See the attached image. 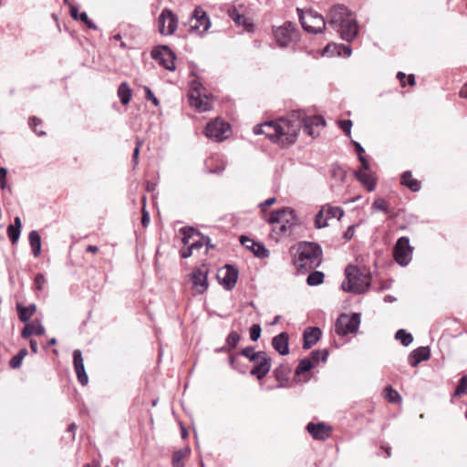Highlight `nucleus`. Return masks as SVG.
<instances>
[{"instance_id":"nucleus-1","label":"nucleus","mask_w":467,"mask_h":467,"mask_svg":"<svg viewBox=\"0 0 467 467\" xmlns=\"http://www.w3.org/2000/svg\"><path fill=\"white\" fill-rule=\"evenodd\" d=\"M279 124L281 143L289 145L295 142L301 129L311 137L317 136L318 132L315 128L325 127L326 120L321 116H306L302 110H293L286 118H282Z\"/></svg>"},{"instance_id":"nucleus-2","label":"nucleus","mask_w":467,"mask_h":467,"mask_svg":"<svg viewBox=\"0 0 467 467\" xmlns=\"http://www.w3.org/2000/svg\"><path fill=\"white\" fill-rule=\"evenodd\" d=\"M328 24L340 34L343 40L352 42L358 34V26L352 12L343 5H336L329 9Z\"/></svg>"},{"instance_id":"nucleus-3","label":"nucleus","mask_w":467,"mask_h":467,"mask_svg":"<svg viewBox=\"0 0 467 467\" xmlns=\"http://www.w3.org/2000/svg\"><path fill=\"white\" fill-rule=\"evenodd\" d=\"M322 249L317 243L299 244L294 257V265L298 270H310L321 264Z\"/></svg>"},{"instance_id":"nucleus-4","label":"nucleus","mask_w":467,"mask_h":467,"mask_svg":"<svg viewBox=\"0 0 467 467\" xmlns=\"http://www.w3.org/2000/svg\"><path fill=\"white\" fill-rule=\"evenodd\" d=\"M346 279L342 283V289L346 292L362 294L368 290L371 276L362 272L358 266L349 265L345 269Z\"/></svg>"},{"instance_id":"nucleus-5","label":"nucleus","mask_w":467,"mask_h":467,"mask_svg":"<svg viewBox=\"0 0 467 467\" xmlns=\"http://www.w3.org/2000/svg\"><path fill=\"white\" fill-rule=\"evenodd\" d=\"M267 222L274 224L273 231L280 235H285L296 224V213L293 209L282 208L273 211Z\"/></svg>"},{"instance_id":"nucleus-6","label":"nucleus","mask_w":467,"mask_h":467,"mask_svg":"<svg viewBox=\"0 0 467 467\" xmlns=\"http://www.w3.org/2000/svg\"><path fill=\"white\" fill-rule=\"evenodd\" d=\"M296 11L304 30L312 34H319L325 30L327 22L322 15L313 9L303 11L297 8Z\"/></svg>"},{"instance_id":"nucleus-7","label":"nucleus","mask_w":467,"mask_h":467,"mask_svg":"<svg viewBox=\"0 0 467 467\" xmlns=\"http://www.w3.org/2000/svg\"><path fill=\"white\" fill-rule=\"evenodd\" d=\"M360 325V314H341L335 323V332L339 336L357 333Z\"/></svg>"},{"instance_id":"nucleus-8","label":"nucleus","mask_w":467,"mask_h":467,"mask_svg":"<svg viewBox=\"0 0 467 467\" xmlns=\"http://www.w3.org/2000/svg\"><path fill=\"white\" fill-rule=\"evenodd\" d=\"M204 88L198 80H192L188 92L189 102L192 107H194L200 112L210 110L211 104L208 97L202 94Z\"/></svg>"},{"instance_id":"nucleus-9","label":"nucleus","mask_w":467,"mask_h":467,"mask_svg":"<svg viewBox=\"0 0 467 467\" xmlns=\"http://www.w3.org/2000/svg\"><path fill=\"white\" fill-rule=\"evenodd\" d=\"M413 248L410 245V239L407 236L400 237L393 248V256L398 265L406 266L412 259Z\"/></svg>"},{"instance_id":"nucleus-10","label":"nucleus","mask_w":467,"mask_h":467,"mask_svg":"<svg viewBox=\"0 0 467 467\" xmlns=\"http://www.w3.org/2000/svg\"><path fill=\"white\" fill-rule=\"evenodd\" d=\"M275 38L281 47H287L290 43L296 41L298 32L296 26L292 22H285L283 26L274 31Z\"/></svg>"},{"instance_id":"nucleus-11","label":"nucleus","mask_w":467,"mask_h":467,"mask_svg":"<svg viewBox=\"0 0 467 467\" xmlns=\"http://www.w3.org/2000/svg\"><path fill=\"white\" fill-rule=\"evenodd\" d=\"M151 57L165 69L173 71L175 69V53L168 46L154 47L151 51Z\"/></svg>"},{"instance_id":"nucleus-12","label":"nucleus","mask_w":467,"mask_h":467,"mask_svg":"<svg viewBox=\"0 0 467 467\" xmlns=\"http://www.w3.org/2000/svg\"><path fill=\"white\" fill-rule=\"evenodd\" d=\"M229 132L230 125L220 119H215L207 123L204 128L205 136L213 139L215 141H223L228 138Z\"/></svg>"},{"instance_id":"nucleus-13","label":"nucleus","mask_w":467,"mask_h":467,"mask_svg":"<svg viewBox=\"0 0 467 467\" xmlns=\"http://www.w3.org/2000/svg\"><path fill=\"white\" fill-rule=\"evenodd\" d=\"M159 32L161 35H172L178 26V18L171 10L164 8L158 18Z\"/></svg>"},{"instance_id":"nucleus-14","label":"nucleus","mask_w":467,"mask_h":467,"mask_svg":"<svg viewBox=\"0 0 467 467\" xmlns=\"http://www.w3.org/2000/svg\"><path fill=\"white\" fill-rule=\"evenodd\" d=\"M180 232L182 234L183 244H191L193 250H199L204 245L205 235L193 227H182Z\"/></svg>"},{"instance_id":"nucleus-15","label":"nucleus","mask_w":467,"mask_h":467,"mask_svg":"<svg viewBox=\"0 0 467 467\" xmlns=\"http://www.w3.org/2000/svg\"><path fill=\"white\" fill-rule=\"evenodd\" d=\"M192 31L201 34L205 33L211 26L210 19L205 11L201 7L195 8L190 20Z\"/></svg>"},{"instance_id":"nucleus-16","label":"nucleus","mask_w":467,"mask_h":467,"mask_svg":"<svg viewBox=\"0 0 467 467\" xmlns=\"http://www.w3.org/2000/svg\"><path fill=\"white\" fill-rule=\"evenodd\" d=\"M238 274V270L234 266L226 265L219 271L217 277L223 286L227 291H231L237 282Z\"/></svg>"},{"instance_id":"nucleus-17","label":"nucleus","mask_w":467,"mask_h":467,"mask_svg":"<svg viewBox=\"0 0 467 467\" xmlns=\"http://www.w3.org/2000/svg\"><path fill=\"white\" fill-rule=\"evenodd\" d=\"M280 124L279 122L268 121L261 125H256L254 128V134H265L271 140L280 142Z\"/></svg>"},{"instance_id":"nucleus-18","label":"nucleus","mask_w":467,"mask_h":467,"mask_svg":"<svg viewBox=\"0 0 467 467\" xmlns=\"http://www.w3.org/2000/svg\"><path fill=\"white\" fill-rule=\"evenodd\" d=\"M272 359L265 351V356H261L255 361L250 374L256 377L258 379H264L271 370Z\"/></svg>"},{"instance_id":"nucleus-19","label":"nucleus","mask_w":467,"mask_h":467,"mask_svg":"<svg viewBox=\"0 0 467 467\" xmlns=\"http://www.w3.org/2000/svg\"><path fill=\"white\" fill-rule=\"evenodd\" d=\"M240 242L244 247L252 251L256 257L267 258L269 256V251L264 244L254 242L253 239L244 235L240 237Z\"/></svg>"},{"instance_id":"nucleus-20","label":"nucleus","mask_w":467,"mask_h":467,"mask_svg":"<svg viewBox=\"0 0 467 467\" xmlns=\"http://www.w3.org/2000/svg\"><path fill=\"white\" fill-rule=\"evenodd\" d=\"M191 279L193 288L197 293L202 294L208 288L207 270L203 268H196L191 274Z\"/></svg>"},{"instance_id":"nucleus-21","label":"nucleus","mask_w":467,"mask_h":467,"mask_svg":"<svg viewBox=\"0 0 467 467\" xmlns=\"http://www.w3.org/2000/svg\"><path fill=\"white\" fill-rule=\"evenodd\" d=\"M73 364L78 382L82 386H86L88 382V378L85 370L82 353L79 349L73 351Z\"/></svg>"},{"instance_id":"nucleus-22","label":"nucleus","mask_w":467,"mask_h":467,"mask_svg":"<svg viewBox=\"0 0 467 467\" xmlns=\"http://www.w3.org/2000/svg\"><path fill=\"white\" fill-rule=\"evenodd\" d=\"M306 430L309 432V434L313 437V439L318 441H325L327 438H328L331 431L330 427H328L323 422H309L306 426Z\"/></svg>"},{"instance_id":"nucleus-23","label":"nucleus","mask_w":467,"mask_h":467,"mask_svg":"<svg viewBox=\"0 0 467 467\" xmlns=\"http://www.w3.org/2000/svg\"><path fill=\"white\" fill-rule=\"evenodd\" d=\"M321 329L317 327H309L303 333V348L309 349L319 340L321 337Z\"/></svg>"},{"instance_id":"nucleus-24","label":"nucleus","mask_w":467,"mask_h":467,"mask_svg":"<svg viewBox=\"0 0 467 467\" xmlns=\"http://www.w3.org/2000/svg\"><path fill=\"white\" fill-rule=\"evenodd\" d=\"M431 357L429 347H419L409 355L408 360L411 367H417L421 361L428 360Z\"/></svg>"},{"instance_id":"nucleus-25","label":"nucleus","mask_w":467,"mask_h":467,"mask_svg":"<svg viewBox=\"0 0 467 467\" xmlns=\"http://www.w3.org/2000/svg\"><path fill=\"white\" fill-rule=\"evenodd\" d=\"M289 337L285 332H282L272 338L273 348L282 356L289 354Z\"/></svg>"},{"instance_id":"nucleus-26","label":"nucleus","mask_w":467,"mask_h":467,"mask_svg":"<svg viewBox=\"0 0 467 467\" xmlns=\"http://www.w3.org/2000/svg\"><path fill=\"white\" fill-rule=\"evenodd\" d=\"M46 332L45 327L39 320L26 324L22 330V337L28 338L32 335L43 336Z\"/></svg>"},{"instance_id":"nucleus-27","label":"nucleus","mask_w":467,"mask_h":467,"mask_svg":"<svg viewBox=\"0 0 467 467\" xmlns=\"http://www.w3.org/2000/svg\"><path fill=\"white\" fill-rule=\"evenodd\" d=\"M22 221L19 216L15 217L14 223L7 226V235L11 243L16 244L21 234Z\"/></svg>"},{"instance_id":"nucleus-28","label":"nucleus","mask_w":467,"mask_h":467,"mask_svg":"<svg viewBox=\"0 0 467 467\" xmlns=\"http://www.w3.org/2000/svg\"><path fill=\"white\" fill-rule=\"evenodd\" d=\"M400 183L408 187L411 192H419L420 190V183L418 180L413 179L411 171H406L401 175Z\"/></svg>"},{"instance_id":"nucleus-29","label":"nucleus","mask_w":467,"mask_h":467,"mask_svg":"<svg viewBox=\"0 0 467 467\" xmlns=\"http://www.w3.org/2000/svg\"><path fill=\"white\" fill-rule=\"evenodd\" d=\"M28 241L33 255L38 257L41 253V236L39 233L36 230L31 231L28 234Z\"/></svg>"},{"instance_id":"nucleus-30","label":"nucleus","mask_w":467,"mask_h":467,"mask_svg":"<svg viewBox=\"0 0 467 467\" xmlns=\"http://www.w3.org/2000/svg\"><path fill=\"white\" fill-rule=\"evenodd\" d=\"M355 174H356V178L363 184L364 187H366V189L368 192H372L375 190L376 182L369 173H368L366 171H362L360 170V171H356Z\"/></svg>"},{"instance_id":"nucleus-31","label":"nucleus","mask_w":467,"mask_h":467,"mask_svg":"<svg viewBox=\"0 0 467 467\" xmlns=\"http://www.w3.org/2000/svg\"><path fill=\"white\" fill-rule=\"evenodd\" d=\"M16 308L18 312V317L22 322L28 321L36 310L35 304H32L28 306H24L20 304H17Z\"/></svg>"},{"instance_id":"nucleus-32","label":"nucleus","mask_w":467,"mask_h":467,"mask_svg":"<svg viewBox=\"0 0 467 467\" xmlns=\"http://www.w3.org/2000/svg\"><path fill=\"white\" fill-rule=\"evenodd\" d=\"M118 96L121 104L127 105L130 103L132 96V90L127 82H122L118 88Z\"/></svg>"},{"instance_id":"nucleus-33","label":"nucleus","mask_w":467,"mask_h":467,"mask_svg":"<svg viewBox=\"0 0 467 467\" xmlns=\"http://www.w3.org/2000/svg\"><path fill=\"white\" fill-rule=\"evenodd\" d=\"M190 451V448L175 451L172 454V467H184L182 461L189 455Z\"/></svg>"},{"instance_id":"nucleus-34","label":"nucleus","mask_w":467,"mask_h":467,"mask_svg":"<svg viewBox=\"0 0 467 467\" xmlns=\"http://www.w3.org/2000/svg\"><path fill=\"white\" fill-rule=\"evenodd\" d=\"M240 355L245 357L250 361L255 362L261 356H265V351H254L252 346L246 347L240 351Z\"/></svg>"},{"instance_id":"nucleus-35","label":"nucleus","mask_w":467,"mask_h":467,"mask_svg":"<svg viewBox=\"0 0 467 467\" xmlns=\"http://www.w3.org/2000/svg\"><path fill=\"white\" fill-rule=\"evenodd\" d=\"M325 275L320 271L310 273L306 278V284L310 286L321 285L324 282Z\"/></svg>"},{"instance_id":"nucleus-36","label":"nucleus","mask_w":467,"mask_h":467,"mask_svg":"<svg viewBox=\"0 0 467 467\" xmlns=\"http://www.w3.org/2000/svg\"><path fill=\"white\" fill-rule=\"evenodd\" d=\"M314 368L312 360L308 358H303L299 361L298 366L296 368V375L300 376Z\"/></svg>"},{"instance_id":"nucleus-37","label":"nucleus","mask_w":467,"mask_h":467,"mask_svg":"<svg viewBox=\"0 0 467 467\" xmlns=\"http://www.w3.org/2000/svg\"><path fill=\"white\" fill-rule=\"evenodd\" d=\"M395 338L400 340L405 347L410 345L413 341V337L410 333H408L405 329H399L396 332Z\"/></svg>"},{"instance_id":"nucleus-38","label":"nucleus","mask_w":467,"mask_h":467,"mask_svg":"<svg viewBox=\"0 0 467 467\" xmlns=\"http://www.w3.org/2000/svg\"><path fill=\"white\" fill-rule=\"evenodd\" d=\"M467 393V375L462 376L456 387L455 391L452 394V398L461 397Z\"/></svg>"},{"instance_id":"nucleus-39","label":"nucleus","mask_w":467,"mask_h":467,"mask_svg":"<svg viewBox=\"0 0 467 467\" xmlns=\"http://www.w3.org/2000/svg\"><path fill=\"white\" fill-rule=\"evenodd\" d=\"M241 339V336L236 331H232L226 337L225 344L229 348V350L234 349L238 345Z\"/></svg>"},{"instance_id":"nucleus-40","label":"nucleus","mask_w":467,"mask_h":467,"mask_svg":"<svg viewBox=\"0 0 467 467\" xmlns=\"http://www.w3.org/2000/svg\"><path fill=\"white\" fill-rule=\"evenodd\" d=\"M331 176L338 182H343L346 178V171L337 164H333L330 169Z\"/></svg>"},{"instance_id":"nucleus-41","label":"nucleus","mask_w":467,"mask_h":467,"mask_svg":"<svg viewBox=\"0 0 467 467\" xmlns=\"http://www.w3.org/2000/svg\"><path fill=\"white\" fill-rule=\"evenodd\" d=\"M229 16L239 26H246L247 19L244 15L238 14L235 8L229 9Z\"/></svg>"},{"instance_id":"nucleus-42","label":"nucleus","mask_w":467,"mask_h":467,"mask_svg":"<svg viewBox=\"0 0 467 467\" xmlns=\"http://www.w3.org/2000/svg\"><path fill=\"white\" fill-rule=\"evenodd\" d=\"M311 359L315 362H325L328 357V351L327 349H316L310 354Z\"/></svg>"},{"instance_id":"nucleus-43","label":"nucleus","mask_w":467,"mask_h":467,"mask_svg":"<svg viewBox=\"0 0 467 467\" xmlns=\"http://www.w3.org/2000/svg\"><path fill=\"white\" fill-rule=\"evenodd\" d=\"M372 209L376 211L383 212L384 213H389V209L387 202L382 198L376 199L372 203Z\"/></svg>"},{"instance_id":"nucleus-44","label":"nucleus","mask_w":467,"mask_h":467,"mask_svg":"<svg viewBox=\"0 0 467 467\" xmlns=\"http://www.w3.org/2000/svg\"><path fill=\"white\" fill-rule=\"evenodd\" d=\"M327 218L324 216V209H321L315 216V226L317 229L324 228L327 225Z\"/></svg>"},{"instance_id":"nucleus-45","label":"nucleus","mask_w":467,"mask_h":467,"mask_svg":"<svg viewBox=\"0 0 467 467\" xmlns=\"http://www.w3.org/2000/svg\"><path fill=\"white\" fill-rule=\"evenodd\" d=\"M344 215V211L340 207L329 206L327 209V217L337 218L338 220Z\"/></svg>"},{"instance_id":"nucleus-46","label":"nucleus","mask_w":467,"mask_h":467,"mask_svg":"<svg viewBox=\"0 0 467 467\" xmlns=\"http://www.w3.org/2000/svg\"><path fill=\"white\" fill-rule=\"evenodd\" d=\"M385 392L387 399L390 402H396L401 400L400 395L396 390H394L390 386L386 387Z\"/></svg>"},{"instance_id":"nucleus-47","label":"nucleus","mask_w":467,"mask_h":467,"mask_svg":"<svg viewBox=\"0 0 467 467\" xmlns=\"http://www.w3.org/2000/svg\"><path fill=\"white\" fill-rule=\"evenodd\" d=\"M262 328L259 324H254L250 327V338L252 341H257L261 336Z\"/></svg>"},{"instance_id":"nucleus-48","label":"nucleus","mask_w":467,"mask_h":467,"mask_svg":"<svg viewBox=\"0 0 467 467\" xmlns=\"http://www.w3.org/2000/svg\"><path fill=\"white\" fill-rule=\"evenodd\" d=\"M286 372L287 368L283 364L279 365L274 371L276 379L279 381L286 379Z\"/></svg>"},{"instance_id":"nucleus-49","label":"nucleus","mask_w":467,"mask_h":467,"mask_svg":"<svg viewBox=\"0 0 467 467\" xmlns=\"http://www.w3.org/2000/svg\"><path fill=\"white\" fill-rule=\"evenodd\" d=\"M79 20L81 22H83L88 28L93 29V30L98 29V26H96V24L88 18V14L86 12L80 13Z\"/></svg>"},{"instance_id":"nucleus-50","label":"nucleus","mask_w":467,"mask_h":467,"mask_svg":"<svg viewBox=\"0 0 467 467\" xmlns=\"http://www.w3.org/2000/svg\"><path fill=\"white\" fill-rule=\"evenodd\" d=\"M339 127L342 130V131L347 135L350 136L351 134V128H352V122L349 119H344L339 121Z\"/></svg>"},{"instance_id":"nucleus-51","label":"nucleus","mask_w":467,"mask_h":467,"mask_svg":"<svg viewBox=\"0 0 467 467\" xmlns=\"http://www.w3.org/2000/svg\"><path fill=\"white\" fill-rule=\"evenodd\" d=\"M46 283V278L43 274L38 273L35 276L34 285L37 290H41Z\"/></svg>"},{"instance_id":"nucleus-52","label":"nucleus","mask_w":467,"mask_h":467,"mask_svg":"<svg viewBox=\"0 0 467 467\" xmlns=\"http://www.w3.org/2000/svg\"><path fill=\"white\" fill-rule=\"evenodd\" d=\"M41 123V120L39 119H37L36 117H32L29 119V125L30 127L32 128V130L38 135V136H42V135H45V132L44 131H38L36 130V126L38 124Z\"/></svg>"},{"instance_id":"nucleus-53","label":"nucleus","mask_w":467,"mask_h":467,"mask_svg":"<svg viewBox=\"0 0 467 467\" xmlns=\"http://www.w3.org/2000/svg\"><path fill=\"white\" fill-rule=\"evenodd\" d=\"M144 90H145V98L146 99L148 100H151V102L155 105V106H158L159 105V99L154 96L153 92L151 91V89L149 88V87H145L144 88Z\"/></svg>"},{"instance_id":"nucleus-54","label":"nucleus","mask_w":467,"mask_h":467,"mask_svg":"<svg viewBox=\"0 0 467 467\" xmlns=\"http://www.w3.org/2000/svg\"><path fill=\"white\" fill-rule=\"evenodd\" d=\"M22 361H23V358H21L17 354L16 356H14L10 360H9V366L16 369V368H18L21 367L22 365Z\"/></svg>"},{"instance_id":"nucleus-55","label":"nucleus","mask_w":467,"mask_h":467,"mask_svg":"<svg viewBox=\"0 0 467 467\" xmlns=\"http://www.w3.org/2000/svg\"><path fill=\"white\" fill-rule=\"evenodd\" d=\"M6 175H7L6 168L0 167V187L3 190L6 187Z\"/></svg>"},{"instance_id":"nucleus-56","label":"nucleus","mask_w":467,"mask_h":467,"mask_svg":"<svg viewBox=\"0 0 467 467\" xmlns=\"http://www.w3.org/2000/svg\"><path fill=\"white\" fill-rule=\"evenodd\" d=\"M338 55L343 57H349L352 53V49L349 46L340 45L338 46Z\"/></svg>"},{"instance_id":"nucleus-57","label":"nucleus","mask_w":467,"mask_h":467,"mask_svg":"<svg viewBox=\"0 0 467 467\" xmlns=\"http://www.w3.org/2000/svg\"><path fill=\"white\" fill-rule=\"evenodd\" d=\"M140 145H141V141L137 140V144H136V147H135V149L133 150V154H132V161L135 165L138 164Z\"/></svg>"},{"instance_id":"nucleus-58","label":"nucleus","mask_w":467,"mask_h":467,"mask_svg":"<svg viewBox=\"0 0 467 467\" xmlns=\"http://www.w3.org/2000/svg\"><path fill=\"white\" fill-rule=\"evenodd\" d=\"M187 247H184L181 250L180 254L182 258H188L192 256L193 249L191 244H186Z\"/></svg>"},{"instance_id":"nucleus-59","label":"nucleus","mask_w":467,"mask_h":467,"mask_svg":"<svg viewBox=\"0 0 467 467\" xmlns=\"http://www.w3.org/2000/svg\"><path fill=\"white\" fill-rule=\"evenodd\" d=\"M355 227H356V225H354V224L348 227V229L346 230V232L343 234V237L346 240H350L353 238L354 234H355Z\"/></svg>"},{"instance_id":"nucleus-60","label":"nucleus","mask_w":467,"mask_h":467,"mask_svg":"<svg viewBox=\"0 0 467 467\" xmlns=\"http://www.w3.org/2000/svg\"><path fill=\"white\" fill-rule=\"evenodd\" d=\"M150 223V214L149 213L146 211L145 209V205L143 206V210H142V217H141V224L144 226V227H147Z\"/></svg>"},{"instance_id":"nucleus-61","label":"nucleus","mask_w":467,"mask_h":467,"mask_svg":"<svg viewBox=\"0 0 467 467\" xmlns=\"http://www.w3.org/2000/svg\"><path fill=\"white\" fill-rule=\"evenodd\" d=\"M69 13L73 19L79 20L78 8L74 5H69Z\"/></svg>"},{"instance_id":"nucleus-62","label":"nucleus","mask_w":467,"mask_h":467,"mask_svg":"<svg viewBox=\"0 0 467 467\" xmlns=\"http://www.w3.org/2000/svg\"><path fill=\"white\" fill-rule=\"evenodd\" d=\"M358 161H360L361 163V166H362V169L363 171H366L368 172L369 170H370V164L369 162L368 161V160L364 157V156H360V158L358 159Z\"/></svg>"},{"instance_id":"nucleus-63","label":"nucleus","mask_w":467,"mask_h":467,"mask_svg":"<svg viewBox=\"0 0 467 467\" xmlns=\"http://www.w3.org/2000/svg\"><path fill=\"white\" fill-rule=\"evenodd\" d=\"M353 144H354V147H355V151L358 154V157L359 159L360 156H363V153L365 152V150L362 147V145L359 142H358V141H353Z\"/></svg>"},{"instance_id":"nucleus-64","label":"nucleus","mask_w":467,"mask_h":467,"mask_svg":"<svg viewBox=\"0 0 467 467\" xmlns=\"http://www.w3.org/2000/svg\"><path fill=\"white\" fill-rule=\"evenodd\" d=\"M276 199L275 198H269L267 200H265L264 202H262L260 204V206L262 207V209L264 210L265 207H269L271 206L272 204H274L275 202Z\"/></svg>"}]
</instances>
